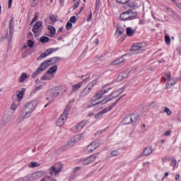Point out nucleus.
Masks as SVG:
<instances>
[{"label": "nucleus", "mask_w": 181, "mask_h": 181, "mask_svg": "<svg viewBox=\"0 0 181 181\" xmlns=\"http://www.w3.org/2000/svg\"><path fill=\"white\" fill-rule=\"evenodd\" d=\"M70 110H71V107L70 105H67L62 114V115L58 119L57 122V127H62L64 125V122H66V119H67L69 117V112H70Z\"/></svg>", "instance_id": "1"}, {"label": "nucleus", "mask_w": 181, "mask_h": 181, "mask_svg": "<svg viewBox=\"0 0 181 181\" xmlns=\"http://www.w3.org/2000/svg\"><path fill=\"white\" fill-rule=\"evenodd\" d=\"M62 91V87H59V86H57L48 90L47 94L49 97L47 98L46 100H49V98H51V101H53V100H54L56 97L60 95Z\"/></svg>", "instance_id": "2"}, {"label": "nucleus", "mask_w": 181, "mask_h": 181, "mask_svg": "<svg viewBox=\"0 0 181 181\" xmlns=\"http://www.w3.org/2000/svg\"><path fill=\"white\" fill-rule=\"evenodd\" d=\"M50 66L49 62L47 60L44 61L42 63H41L40 67L36 70L33 74H32L31 77L32 78H35L37 77V76H39L42 71H45L47 67Z\"/></svg>", "instance_id": "3"}, {"label": "nucleus", "mask_w": 181, "mask_h": 181, "mask_svg": "<svg viewBox=\"0 0 181 181\" xmlns=\"http://www.w3.org/2000/svg\"><path fill=\"white\" fill-rule=\"evenodd\" d=\"M62 169H63V164L60 163H56L49 169V174L51 176H57L62 172Z\"/></svg>", "instance_id": "4"}, {"label": "nucleus", "mask_w": 181, "mask_h": 181, "mask_svg": "<svg viewBox=\"0 0 181 181\" xmlns=\"http://www.w3.org/2000/svg\"><path fill=\"white\" fill-rule=\"evenodd\" d=\"M125 97V95H123L122 96H120L115 103H113L110 106H109L108 107H106L105 109H103L102 111H100V112H98L96 115H95V118H98V117H103V114H106V112H108V111H111L113 108V107H115L118 103H119V101L121 100V99Z\"/></svg>", "instance_id": "5"}, {"label": "nucleus", "mask_w": 181, "mask_h": 181, "mask_svg": "<svg viewBox=\"0 0 181 181\" xmlns=\"http://www.w3.org/2000/svg\"><path fill=\"white\" fill-rule=\"evenodd\" d=\"M136 16V13H134L132 10H129L120 14L119 18L121 21H130Z\"/></svg>", "instance_id": "6"}, {"label": "nucleus", "mask_w": 181, "mask_h": 181, "mask_svg": "<svg viewBox=\"0 0 181 181\" xmlns=\"http://www.w3.org/2000/svg\"><path fill=\"white\" fill-rule=\"evenodd\" d=\"M36 107H37V102L33 101L26 104L23 107L27 110L30 115H32V112H33L34 110H36Z\"/></svg>", "instance_id": "7"}, {"label": "nucleus", "mask_w": 181, "mask_h": 181, "mask_svg": "<svg viewBox=\"0 0 181 181\" xmlns=\"http://www.w3.org/2000/svg\"><path fill=\"white\" fill-rule=\"evenodd\" d=\"M123 92H124V88H120L112 93L110 95L105 97V100H107L105 103H108V101H111V100H114V98H117V97H118V95H119L120 94H122Z\"/></svg>", "instance_id": "8"}, {"label": "nucleus", "mask_w": 181, "mask_h": 181, "mask_svg": "<svg viewBox=\"0 0 181 181\" xmlns=\"http://www.w3.org/2000/svg\"><path fill=\"white\" fill-rule=\"evenodd\" d=\"M95 159H97V156L92 155L87 158L82 159L81 162L82 165H90V163H93V162H95Z\"/></svg>", "instance_id": "9"}, {"label": "nucleus", "mask_w": 181, "mask_h": 181, "mask_svg": "<svg viewBox=\"0 0 181 181\" xmlns=\"http://www.w3.org/2000/svg\"><path fill=\"white\" fill-rule=\"evenodd\" d=\"M77 140L76 139V137H73L71 138L67 144H65L64 146H63L62 147V151H67V149H69L70 148V146H74V144H77Z\"/></svg>", "instance_id": "10"}, {"label": "nucleus", "mask_w": 181, "mask_h": 181, "mask_svg": "<svg viewBox=\"0 0 181 181\" xmlns=\"http://www.w3.org/2000/svg\"><path fill=\"white\" fill-rule=\"evenodd\" d=\"M98 146H100V142H98V141H93L90 145L88 146L87 151L89 153L93 152V151H95Z\"/></svg>", "instance_id": "11"}, {"label": "nucleus", "mask_w": 181, "mask_h": 181, "mask_svg": "<svg viewBox=\"0 0 181 181\" xmlns=\"http://www.w3.org/2000/svg\"><path fill=\"white\" fill-rule=\"evenodd\" d=\"M30 175L33 181L38 180V179L45 176V171H37L34 173H31Z\"/></svg>", "instance_id": "12"}, {"label": "nucleus", "mask_w": 181, "mask_h": 181, "mask_svg": "<svg viewBox=\"0 0 181 181\" xmlns=\"http://www.w3.org/2000/svg\"><path fill=\"white\" fill-rule=\"evenodd\" d=\"M12 115H13V112H11V110H7L3 115V122H5L6 124L9 122V121H11V118H12Z\"/></svg>", "instance_id": "13"}, {"label": "nucleus", "mask_w": 181, "mask_h": 181, "mask_svg": "<svg viewBox=\"0 0 181 181\" xmlns=\"http://www.w3.org/2000/svg\"><path fill=\"white\" fill-rule=\"evenodd\" d=\"M145 46L146 45L144 42L136 43L132 47V49L134 50V52H142Z\"/></svg>", "instance_id": "14"}, {"label": "nucleus", "mask_w": 181, "mask_h": 181, "mask_svg": "<svg viewBox=\"0 0 181 181\" xmlns=\"http://www.w3.org/2000/svg\"><path fill=\"white\" fill-rule=\"evenodd\" d=\"M152 152V146L146 147L143 152L138 156V158H142V156H149Z\"/></svg>", "instance_id": "15"}, {"label": "nucleus", "mask_w": 181, "mask_h": 181, "mask_svg": "<svg viewBox=\"0 0 181 181\" xmlns=\"http://www.w3.org/2000/svg\"><path fill=\"white\" fill-rule=\"evenodd\" d=\"M30 117V113L25 109V107H23L20 112V118L22 120L25 119V118H29Z\"/></svg>", "instance_id": "16"}, {"label": "nucleus", "mask_w": 181, "mask_h": 181, "mask_svg": "<svg viewBox=\"0 0 181 181\" xmlns=\"http://www.w3.org/2000/svg\"><path fill=\"white\" fill-rule=\"evenodd\" d=\"M42 21H37V23H35L33 28V33H37V32H39V29L42 28Z\"/></svg>", "instance_id": "17"}, {"label": "nucleus", "mask_w": 181, "mask_h": 181, "mask_svg": "<svg viewBox=\"0 0 181 181\" xmlns=\"http://www.w3.org/2000/svg\"><path fill=\"white\" fill-rule=\"evenodd\" d=\"M103 90H99L98 93H96L94 96L92 100V103H95V101H98V100H100V98H103Z\"/></svg>", "instance_id": "18"}, {"label": "nucleus", "mask_w": 181, "mask_h": 181, "mask_svg": "<svg viewBox=\"0 0 181 181\" xmlns=\"http://www.w3.org/2000/svg\"><path fill=\"white\" fill-rule=\"evenodd\" d=\"M48 62H49V66H52V64H56L57 63H59V62H60V60H62V58H60V57H52L49 59H47Z\"/></svg>", "instance_id": "19"}, {"label": "nucleus", "mask_w": 181, "mask_h": 181, "mask_svg": "<svg viewBox=\"0 0 181 181\" xmlns=\"http://www.w3.org/2000/svg\"><path fill=\"white\" fill-rule=\"evenodd\" d=\"M21 105V100L17 99L13 101V103L11 104V108L13 110V111H16L18 109V107Z\"/></svg>", "instance_id": "20"}, {"label": "nucleus", "mask_w": 181, "mask_h": 181, "mask_svg": "<svg viewBox=\"0 0 181 181\" xmlns=\"http://www.w3.org/2000/svg\"><path fill=\"white\" fill-rule=\"evenodd\" d=\"M16 181H33L32 175L31 174H28L27 175L16 179Z\"/></svg>", "instance_id": "21"}, {"label": "nucleus", "mask_w": 181, "mask_h": 181, "mask_svg": "<svg viewBox=\"0 0 181 181\" xmlns=\"http://www.w3.org/2000/svg\"><path fill=\"white\" fill-rule=\"evenodd\" d=\"M15 22L13 21V18H12L10 21V25H9V29H10V34H9V39H12V36H13V25Z\"/></svg>", "instance_id": "22"}, {"label": "nucleus", "mask_w": 181, "mask_h": 181, "mask_svg": "<svg viewBox=\"0 0 181 181\" xmlns=\"http://www.w3.org/2000/svg\"><path fill=\"white\" fill-rule=\"evenodd\" d=\"M48 30L49 32V34L48 35L49 37H53V36L56 35V28L53 27V25H49Z\"/></svg>", "instance_id": "23"}, {"label": "nucleus", "mask_w": 181, "mask_h": 181, "mask_svg": "<svg viewBox=\"0 0 181 181\" xmlns=\"http://www.w3.org/2000/svg\"><path fill=\"white\" fill-rule=\"evenodd\" d=\"M81 86H83V83L78 82V83H76L72 86V93H76V91H78L80 88H81Z\"/></svg>", "instance_id": "24"}, {"label": "nucleus", "mask_w": 181, "mask_h": 181, "mask_svg": "<svg viewBox=\"0 0 181 181\" xmlns=\"http://www.w3.org/2000/svg\"><path fill=\"white\" fill-rule=\"evenodd\" d=\"M124 125H128V124L132 123V117L131 115L127 116L122 121Z\"/></svg>", "instance_id": "25"}, {"label": "nucleus", "mask_w": 181, "mask_h": 181, "mask_svg": "<svg viewBox=\"0 0 181 181\" xmlns=\"http://www.w3.org/2000/svg\"><path fill=\"white\" fill-rule=\"evenodd\" d=\"M86 122L85 120L81 122L79 124H78L75 128L76 129H77L78 131H81V129H83V128H84V127L86 126Z\"/></svg>", "instance_id": "26"}, {"label": "nucleus", "mask_w": 181, "mask_h": 181, "mask_svg": "<svg viewBox=\"0 0 181 181\" xmlns=\"http://www.w3.org/2000/svg\"><path fill=\"white\" fill-rule=\"evenodd\" d=\"M90 91H91V90H90L87 88H85L83 90V91L81 92L80 97L83 98V97H86V95H88V94H90Z\"/></svg>", "instance_id": "27"}, {"label": "nucleus", "mask_w": 181, "mask_h": 181, "mask_svg": "<svg viewBox=\"0 0 181 181\" xmlns=\"http://www.w3.org/2000/svg\"><path fill=\"white\" fill-rule=\"evenodd\" d=\"M25 91H26V89L25 88H23L21 91H17V97L18 100H21V98H23V95L25 94Z\"/></svg>", "instance_id": "28"}, {"label": "nucleus", "mask_w": 181, "mask_h": 181, "mask_svg": "<svg viewBox=\"0 0 181 181\" xmlns=\"http://www.w3.org/2000/svg\"><path fill=\"white\" fill-rule=\"evenodd\" d=\"M56 71H57V66H53L48 69L47 74H53Z\"/></svg>", "instance_id": "29"}, {"label": "nucleus", "mask_w": 181, "mask_h": 181, "mask_svg": "<svg viewBox=\"0 0 181 181\" xmlns=\"http://www.w3.org/2000/svg\"><path fill=\"white\" fill-rule=\"evenodd\" d=\"M29 76L28 74H26V73H23L19 78V83H23V81H25V80H26V78H29Z\"/></svg>", "instance_id": "30"}, {"label": "nucleus", "mask_w": 181, "mask_h": 181, "mask_svg": "<svg viewBox=\"0 0 181 181\" xmlns=\"http://www.w3.org/2000/svg\"><path fill=\"white\" fill-rule=\"evenodd\" d=\"M97 84V80H93L92 82L89 83L88 85L86 87V88L89 89L90 91L93 90L94 86Z\"/></svg>", "instance_id": "31"}, {"label": "nucleus", "mask_w": 181, "mask_h": 181, "mask_svg": "<svg viewBox=\"0 0 181 181\" xmlns=\"http://www.w3.org/2000/svg\"><path fill=\"white\" fill-rule=\"evenodd\" d=\"M120 63H124V58L123 57L115 59V61H113L112 62V64L113 66H117V64H120Z\"/></svg>", "instance_id": "32"}, {"label": "nucleus", "mask_w": 181, "mask_h": 181, "mask_svg": "<svg viewBox=\"0 0 181 181\" xmlns=\"http://www.w3.org/2000/svg\"><path fill=\"white\" fill-rule=\"evenodd\" d=\"M126 32H127V36H132V35H134V33H135V30H133L132 28H131V27H128L126 29Z\"/></svg>", "instance_id": "33"}, {"label": "nucleus", "mask_w": 181, "mask_h": 181, "mask_svg": "<svg viewBox=\"0 0 181 181\" xmlns=\"http://www.w3.org/2000/svg\"><path fill=\"white\" fill-rule=\"evenodd\" d=\"M132 122H136V121H139V115L136 114H133L131 115Z\"/></svg>", "instance_id": "34"}, {"label": "nucleus", "mask_w": 181, "mask_h": 181, "mask_svg": "<svg viewBox=\"0 0 181 181\" xmlns=\"http://www.w3.org/2000/svg\"><path fill=\"white\" fill-rule=\"evenodd\" d=\"M49 40V38L48 37L42 36L40 38V42H41V43H47Z\"/></svg>", "instance_id": "35"}, {"label": "nucleus", "mask_w": 181, "mask_h": 181, "mask_svg": "<svg viewBox=\"0 0 181 181\" xmlns=\"http://www.w3.org/2000/svg\"><path fill=\"white\" fill-rule=\"evenodd\" d=\"M38 166H40V164H39L37 162H31L28 165V168H37Z\"/></svg>", "instance_id": "36"}, {"label": "nucleus", "mask_w": 181, "mask_h": 181, "mask_svg": "<svg viewBox=\"0 0 181 181\" xmlns=\"http://www.w3.org/2000/svg\"><path fill=\"white\" fill-rule=\"evenodd\" d=\"M40 181H57V180L54 178L51 179L49 176H45Z\"/></svg>", "instance_id": "37"}, {"label": "nucleus", "mask_w": 181, "mask_h": 181, "mask_svg": "<svg viewBox=\"0 0 181 181\" xmlns=\"http://www.w3.org/2000/svg\"><path fill=\"white\" fill-rule=\"evenodd\" d=\"M127 77H128V74H122L117 77V81H122V80H124V78H127Z\"/></svg>", "instance_id": "38"}, {"label": "nucleus", "mask_w": 181, "mask_h": 181, "mask_svg": "<svg viewBox=\"0 0 181 181\" xmlns=\"http://www.w3.org/2000/svg\"><path fill=\"white\" fill-rule=\"evenodd\" d=\"M54 52H56V49L54 48H50L47 49L45 51V53L47 54V56H49V54H52V53H54Z\"/></svg>", "instance_id": "39"}, {"label": "nucleus", "mask_w": 181, "mask_h": 181, "mask_svg": "<svg viewBox=\"0 0 181 181\" xmlns=\"http://www.w3.org/2000/svg\"><path fill=\"white\" fill-rule=\"evenodd\" d=\"M54 52H56V49L54 48H50L47 49L45 51V53L47 54V56H49V54H52V53H54Z\"/></svg>", "instance_id": "40"}, {"label": "nucleus", "mask_w": 181, "mask_h": 181, "mask_svg": "<svg viewBox=\"0 0 181 181\" xmlns=\"http://www.w3.org/2000/svg\"><path fill=\"white\" fill-rule=\"evenodd\" d=\"M84 138V133L81 134L80 135L75 136V139H76L77 142L81 141Z\"/></svg>", "instance_id": "41"}, {"label": "nucleus", "mask_w": 181, "mask_h": 181, "mask_svg": "<svg viewBox=\"0 0 181 181\" xmlns=\"http://www.w3.org/2000/svg\"><path fill=\"white\" fill-rule=\"evenodd\" d=\"M164 112H165L167 115H169V116L172 115V111L168 107H164Z\"/></svg>", "instance_id": "42"}, {"label": "nucleus", "mask_w": 181, "mask_h": 181, "mask_svg": "<svg viewBox=\"0 0 181 181\" xmlns=\"http://www.w3.org/2000/svg\"><path fill=\"white\" fill-rule=\"evenodd\" d=\"M48 55H47L46 52H42L40 56L37 58V60H42V59H45V57H47Z\"/></svg>", "instance_id": "43"}, {"label": "nucleus", "mask_w": 181, "mask_h": 181, "mask_svg": "<svg viewBox=\"0 0 181 181\" xmlns=\"http://www.w3.org/2000/svg\"><path fill=\"white\" fill-rule=\"evenodd\" d=\"M71 28H73V24H71V23H70V22H68L66 25V30H70V29H71Z\"/></svg>", "instance_id": "44"}, {"label": "nucleus", "mask_w": 181, "mask_h": 181, "mask_svg": "<svg viewBox=\"0 0 181 181\" xmlns=\"http://www.w3.org/2000/svg\"><path fill=\"white\" fill-rule=\"evenodd\" d=\"M129 8H136L138 6V4L136 2H132L129 4Z\"/></svg>", "instance_id": "45"}, {"label": "nucleus", "mask_w": 181, "mask_h": 181, "mask_svg": "<svg viewBox=\"0 0 181 181\" xmlns=\"http://www.w3.org/2000/svg\"><path fill=\"white\" fill-rule=\"evenodd\" d=\"M28 46H29V47H33V46H35V42H33V41H32L31 40H28Z\"/></svg>", "instance_id": "46"}, {"label": "nucleus", "mask_w": 181, "mask_h": 181, "mask_svg": "<svg viewBox=\"0 0 181 181\" xmlns=\"http://www.w3.org/2000/svg\"><path fill=\"white\" fill-rule=\"evenodd\" d=\"M165 43L167 45H169L170 43V37H169V35H165Z\"/></svg>", "instance_id": "47"}, {"label": "nucleus", "mask_w": 181, "mask_h": 181, "mask_svg": "<svg viewBox=\"0 0 181 181\" xmlns=\"http://www.w3.org/2000/svg\"><path fill=\"white\" fill-rule=\"evenodd\" d=\"M112 156H118L119 155V151H113L111 152Z\"/></svg>", "instance_id": "48"}, {"label": "nucleus", "mask_w": 181, "mask_h": 181, "mask_svg": "<svg viewBox=\"0 0 181 181\" xmlns=\"http://www.w3.org/2000/svg\"><path fill=\"white\" fill-rule=\"evenodd\" d=\"M76 19H77V17L74 16L70 18L69 21H70L71 23H75Z\"/></svg>", "instance_id": "49"}, {"label": "nucleus", "mask_w": 181, "mask_h": 181, "mask_svg": "<svg viewBox=\"0 0 181 181\" xmlns=\"http://www.w3.org/2000/svg\"><path fill=\"white\" fill-rule=\"evenodd\" d=\"M41 80H42V81H45V80H50V78L47 77V74H46L41 77Z\"/></svg>", "instance_id": "50"}, {"label": "nucleus", "mask_w": 181, "mask_h": 181, "mask_svg": "<svg viewBox=\"0 0 181 181\" xmlns=\"http://www.w3.org/2000/svg\"><path fill=\"white\" fill-rule=\"evenodd\" d=\"M117 33H119V35H122V33H124V32H125V30L123 28H117Z\"/></svg>", "instance_id": "51"}, {"label": "nucleus", "mask_w": 181, "mask_h": 181, "mask_svg": "<svg viewBox=\"0 0 181 181\" xmlns=\"http://www.w3.org/2000/svg\"><path fill=\"white\" fill-rule=\"evenodd\" d=\"M176 165H177V161H176V160H173L171 161V166H173V169L176 168Z\"/></svg>", "instance_id": "52"}, {"label": "nucleus", "mask_w": 181, "mask_h": 181, "mask_svg": "<svg viewBox=\"0 0 181 181\" xmlns=\"http://www.w3.org/2000/svg\"><path fill=\"white\" fill-rule=\"evenodd\" d=\"M118 4H127L129 0H116Z\"/></svg>", "instance_id": "53"}, {"label": "nucleus", "mask_w": 181, "mask_h": 181, "mask_svg": "<svg viewBox=\"0 0 181 181\" xmlns=\"http://www.w3.org/2000/svg\"><path fill=\"white\" fill-rule=\"evenodd\" d=\"M49 19L51 22H56L57 21V19H56V17H54V15L50 16Z\"/></svg>", "instance_id": "54"}, {"label": "nucleus", "mask_w": 181, "mask_h": 181, "mask_svg": "<svg viewBox=\"0 0 181 181\" xmlns=\"http://www.w3.org/2000/svg\"><path fill=\"white\" fill-rule=\"evenodd\" d=\"M176 84V81H173V82H171V83H167L166 85V88H169L170 87V86H175Z\"/></svg>", "instance_id": "55"}, {"label": "nucleus", "mask_w": 181, "mask_h": 181, "mask_svg": "<svg viewBox=\"0 0 181 181\" xmlns=\"http://www.w3.org/2000/svg\"><path fill=\"white\" fill-rule=\"evenodd\" d=\"M42 87H43V86H42V85L37 86L35 89V93H36V91H40V90L42 89Z\"/></svg>", "instance_id": "56"}, {"label": "nucleus", "mask_w": 181, "mask_h": 181, "mask_svg": "<svg viewBox=\"0 0 181 181\" xmlns=\"http://www.w3.org/2000/svg\"><path fill=\"white\" fill-rule=\"evenodd\" d=\"M171 15L172 16H173V18H179V15H177L176 13H175L174 11L171 12Z\"/></svg>", "instance_id": "57"}, {"label": "nucleus", "mask_w": 181, "mask_h": 181, "mask_svg": "<svg viewBox=\"0 0 181 181\" xmlns=\"http://www.w3.org/2000/svg\"><path fill=\"white\" fill-rule=\"evenodd\" d=\"M79 5H80V2L77 1V2L74 4V9H77V8H78Z\"/></svg>", "instance_id": "58"}, {"label": "nucleus", "mask_w": 181, "mask_h": 181, "mask_svg": "<svg viewBox=\"0 0 181 181\" xmlns=\"http://www.w3.org/2000/svg\"><path fill=\"white\" fill-rule=\"evenodd\" d=\"M91 18H93V13H90L89 17L87 19L88 22H91Z\"/></svg>", "instance_id": "59"}, {"label": "nucleus", "mask_w": 181, "mask_h": 181, "mask_svg": "<svg viewBox=\"0 0 181 181\" xmlns=\"http://www.w3.org/2000/svg\"><path fill=\"white\" fill-rule=\"evenodd\" d=\"M165 77H166L167 80L170 81V74H165Z\"/></svg>", "instance_id": "60"}, {"label": "nucleus", "mask_w": 181, "mask_h": 181, "mask_svg": "<svg viewBox=\"0 0 181 181\" xmlns=\"http://www.w3.org/2000/svg\"><path fill=\"white\" fill-rule=\"evenodd\" d=\"M170 134H172V132L167 131V132H165L164 135H165V136H170Z\"/></svg>", "instance_id": "61"}, {"label": "nucleus", "mask_w": 181, "mask_h": 181, "mask_svg": "<svg viewBox=\"0 0 181 181\" xmlns=\"http://www.w3.org/2000/svg\"><path fill=\"white\" fill-rule=\"evenodd\" d=\"M39 18L38 15H35L33 19V22H36V21H37V18Z\"/></svg>", "instance_id": "62"}, {"label": "nucleus", "mask_w": 181, "mask_h": 181, "mask_svg": "<svg viewBox=\"0 0 181 181\" xmlns=\"http://www.w3.org/2000/svg\"><path fill=\"white\" fill-rule=\"evenodd\" d=\"M111 90V88H107V89H106V90H103V94L104 95V94H107V93H108V90Z\"/></svg>", "instance_id": "63"}, {"label": "nucleus", "mask_w": 181, "mask_h": 181, "mask_svg": "<svg viewBox=\"0 0 181 181\" xmlns=\"http://www.w3.org/2000/svg\"><path fill=\"white\" fill-rule=\"evenodd\" d=\"M176 6L181 11V4L180 3H175Z\"/></svg>", "instance_id": "64"}]
</instances>
